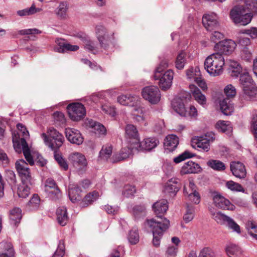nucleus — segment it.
Here are the masks:
<instances>
[{"label":"nucleus","instance_id":"1","mask_svg":"<svg viewBox=\"0 0 257 257\" xmlns=\"http://www.w3.org/2000/svg\"><path fill=\"white\" fill-rule=\"evenodd\" d=\"M152 207L157 218L148 219L146 223L152 231L153 245L158 247L164 232L169 228L170 225V221L167 218L162 217L168 210L167 201L164 199L159 200L155 202Z\"/></svg>","mask_w":257,"mask_h":257},{"label":"nucleus","instance_id":"2","mask_svg":"<svg viewBox=\"0 0 257 257\" xmlns=\"http://www.w3.org/2000/svg\"><path fill=\"white\" fill-rule=\"evenodd\" d=\"M12 132L13 146L18 153L22 152L27 161L30 165L34 164L33 158L26 139L29 137L28 130H13Z\"/></svg>","mask_w":257,"mask_h":257},{"label":"nucleus","instance_id":"3","mask_svg":"<svg viewBox=\"0 0 257 257\" xmlns=\"http://www.w3.org/2000/svg\"><path fill=\"white\" fill-rule=\"evenodd\" d=\"M169 60L164 58L162 60L154 72V78L158 80L159 85L163 90L169 89L172 85L174 73L172 70L164 71L169 66Z\"/></svg>","mask_w":257,"mask_h":257},{"label":"nucleus","instance_id":"4","mask_svg":"<svg viewBox=\"0 0 257 257\" xmlns=\"http://www.w3.org/2000/svg\"><path fill=\"white\" fill-rule=\"evenodd\" d=\"M224 59L220 53H214L208 56L204 62V68L211 76H216L223 72Z\"/></svg>","mask_w":257,"mask_h":257},{"label":"nucleus","instance_id":"5","mask_svg":"<svg viewBox=\"0 0 257 257\" xmlns=\"http://www.w3.org/2000/svg\"><path fill=\"white\" fill-rule=\"evenodd\" d=\"M216 139V135L212 131H208L200 136L194 137L191 143L192 147L198 151L207 152L209 151L210 144Z\"/></svg>","mask_w":257,"mask_h":257},{"label":"nucleus","instance_id":"6","mask_svg":"<svg viewBox=\"0 0 257 257\" xmlns=\"http://www.w3.org/2000/svg\"><path fill=\"white\" fill-rule=\"evenodd\" d=\"M41 137L45 144L53 151H58L62 146L64 138L57 130H48L47 133H42Z\"/></svg>","mask_w":257,"mask_h":257},{"label":"nucleus","instance_id":"7","mask_svg":"<svg viewBox=\"0 0 257 257\" xmlns=\"http://www.w3.org/2000/svg\"><path fill=\"white\" fill-rule=\"evenodd\" d=\"M230 17L234 23L245 26L250 22L252 15L246 12L243 6H238L231 10Z\"/></svg>","mask_w":257,"mask_h":257},{"label":"nucleus","instance_id":"8","mask_svg":"<svg viewBox=\"0 0 257 257\" xmlns=\"http://www.w3.org/2000/svg\"><path fill=\"white\" fill-rule=\"evenodd\" d=\"M69 117L73 121H79L85 116L86 111L81 103H73L67 106Z\"/></svg>","mask_w":257,"mask_h":257},{"label":"nucleus","instance_id":"9","mask_svg":"<svg viewBox=\"0 0 257 257\" xmlns=\"http://www.w3.org/2000/svg\"><path fill=\"white\" fill-rule=\"evenodd\" d=\"M90 184L89 180L86 179L80 182L79 184H75L69 189V196L70 200L73 203H76L81 200V188H88Z\"/></svg>","mask_w":257,"mask_h":257},{"label":"nucleus","instance_id":"10","mask_svg":"<svg viewBox=\"0 0 257 257\" xmlns=\"http://www.w3.org/2000/svg\"><path fill=\"white\" fill-rule=\"evenodd\" d=\"M142 94L145 99L152 104H157L160 100V91L157 86H150L144 87L142 91Z\"/></svg>","mask_w":257,"mask_h":257},{"label":"nucleus","instance_id":"11","mask_svg":"<svg viewBox=\"0 0 257 257\" xmlns=\"http://www.w3.org/2000/svg\"><path fill=\"white\" fill-rule=\"evenodd\" d=\"M173 109L175 112L181 116L196 117L197 111L196 108L193 105H191L188 110L185 107L184 103L181 100H174L172 103Z\"/></svg>","mask_w":257,"mask_h":257},{"label":"nucleus","instance_id":"12","mask_svg":"<svg viewBox=\"0 0 257 257\" xmlns=\"http://www.w3.org/2000/svg\"><path fill=\"white\" fill-rule=\"evenodd\" d=\"M44 191L49 197L53 200L59 199L61 197V192L56 182L51 178L46 180L44 186Z\"/></svg>","mask_w":257,"mask_h":257},{"label":"nucleus","instance_id":"13","mask_svg":"<svg viewBox=\"0 0 257 257\" xmlns=\"http://www.w3.org/2000/svg\"><path fill=\"white\" fill-rule=\"evenodd\" d=\"M16 168L22 182L33 181L31 176L30 169L28 167V164L24 160L20 159L18 160L16 163Z\"/></svg>","mask_w":257,"mask_h":257},{"label":"nucleus","instance_id":"14","mask_svg":"<svg viewBox=\"0 0 257 257\" xmlns=\"http://www.w3.org/2000/svg\"><path fill=\"white\" fill-rule=\"evenodd\" d=\"M124 135L125 144L133 146L137 151L140 148V138L137 130H125Z\"/></svg>","mask_w":257,"mask_h":257},{"label":"nucleus","instance_id":"15","mask_svg":"<svg viewBox=\"0 0 257 257\" xmlns=\"http://www.w3.org/2000/svg\"><path fill=\"white\" fill-rule=\"evenodd\" d=\"M202 24L205 28L211 31L218 26V17L214 13L205 14L202 17Z\"/></svg>","mask_w":257,"mask_h":257},{"label":"nucleus","instance_id":"16","mask_svg":"<svg viewBox=\"0 0 257 257\" xmlns=\"http://www.w3.org/2000/svg\"><path fill=\"white\" fill-rule=\"evenodd\" d=\"M139 103L140 102L132 107V114L135 121L145 126L147 116V110L144 107L140 106Z\"/></svg>","mask_w":257,"mask_h":257},{"label":"nucleus","instance_id":"17","mask_svg":"<svg viewBox=\"0 0 257 257\" xmlns=\"http://www.w3.org/2000/svg\"><path fill=\"white\" fill-rule=\"evenodd\" d=\"M69 160L72 162L73 166L79 171L85 170L87 165L85 156L80 153H72L69 156Z\"/></svg>","mask_w":257,"mask_h":257},{"label":"nucleus","instance_id":"18","mask_svg":"<svg viewBox=\"0 0 257 257\" xmlns=\"http://www.w3.org/2000/svg\"><path fill=\"white\" fill-rule=\"evenodd\" d=\"M213 203L217 207L226 209L233 210L235 206L229 200L218 193H215L213 196Z\"/></svg>","mask_w":257,"mask_h":257},{"label":"nucleus","instance_id":"19","mask_svg":"<svg viewBox=\"0 0 257 257\" xmlns=\"http://www.w3.org/2000/svg\"><path fill=\"white\" fill-rule=\"evenodd\" d=\"M96 34L101 47L106 50L109 42L106 29L102 25H98L96 27Z\"/></svg>","mask_w":257,"mask_h":257},{"label":"nucleus","instance_id":"20","mask_svg":"<svg viewBox=\"0 0 257 257\" xmlns=\"http://www.w3.org/2000/svg\"><path fill=\"white\" fill-rule=\"evenodd\" d=\"M236 44L234 41L232 40H225L217 44L216 48L220 54L228 55L231 54L235 49Z\"/></svg>","mask_w":257,"mask_h":257},{"label":"nucleus","instance_id":"21","mask_svg":"<svg viewBox=\"0 0 257 257\" xmlns=\"http://www.w3.org/2000/svg\"><path fill=\"white\" fill-rule=\"evenodd\" d=\"M230 170L232 174L236 178L243 179L245 177L246 171L245 166L239 161H233L230 164Z\"/></svg>","mask_w":257,"mask_h":257},{"label":"nucleus","instance_id":"22","mask_svg":"<svg viewBox=\"0 0 257 257\" xmlns=\"http://www.w3.org/2000/svg\"><path fill=\"white\" fill-rule=\"evenodd\" d=\"M180 189V185L177 178H171L166 183L164 192L169 196H175Z\"/></svg>","mask_w":257,"mask_h":257},{"label":"nucleus","instance_id":"23","mask_svg":"<svg viewBox=\"0 0 257 257\" xmlns=\"http://www.w3.org/2000/svg\"><path fill=\"white\" fill-rule=\"evenodd\" d=\"M66 137L71 143L77 145L83 142V138L78 130H65Z\"/></svg>","mask_w":257,"mask_h":257},{"label":"nucleus","instance_id":"24","mask_svg":"<svg viewBox=\"0 0 257 257\" xmlns=\"http://www.w3.org/2000/svg\"><path fill=\"white\" fill-rule=\"evenodd\" d=\"M56 42L58 47L55 48V50L59 53H65L67 51H76L79 48L77 45H73L65 42L64 39H57Z\"/></svg>","mask_w":257,"mask_h":257},{"label":"nucleus","instance_id":"25","mask_svg":"<svg viewBox=\"0 0 257 257\" xmlns=\"http://www.w3.org/2000/svg\"><path fill=\"white\" fill-rule=\"evenodd\" d=\"M179 144L178 137L174 135H168L164 142V149L166 152L169 153L174 151Z\"/></svg>","mask_w":257,"mask_h":257},{"label":"nucleus","instance_id":"26","mask_svg":"<svg viewBox=\"0 0 257 257\" xmlns=\"http://www.w3.org/2000/svg\"><path fill=\"white\" fill-rule=\"evenodd\" d=\"M139 97L136 95H122L117 97V101L121 105H127L132 107L139 102Z\"/></svg>","mask_w":257,"mask_h":257},{"label":"nucleus","instance_id":"27","mask_svg":"<svg viewBox=\"0 0 257 257\" xmlns=\"http://www.w3.org/2000/svg\"><path fill=\"white\" fill-rule=\"evenodd\" d=\"M0 257H15L11 243L4 241L0 243Z\"/></svg>","mask_w":257,"mask_h":257},{"label":"nucleus","instance_id":"28","mask_svg":"<svg viewBox=\"0 0 257 257\" xmlns=\"http://www.w3.org/2000/svg\"><path fill=\"white\" fill-rule=\"evenodd\" d=\"M134 151L135 148H133V146L126 144L124 145L119 153L115 155V159L117 161H120L128 158Z\"/></svg>","mask_w":257,"mask_h":257},{"label":"nucleus","instance_id":"29","mask_svg":"<svg viewBox=\"0 0 257 257\" xmlns=\"http://www.w3.org/2000/svg\"><path fill=\"white\" fill-rule=\"evenodd\" d=\"M159 143V140L156 138L150 137L146 138L142 142L140 143L141 146L139 151L142 150L151 151L155 148Z\"/></svg>","mask_w":257,"mask_h":257},{"label":"nucleus","instance_id":"30","mask_svg":"<svg viewBox=\"0 0 257 257\" xmlns=\"http://www.w3.org/2000/svg\"><path fill=\"white\" fill-rule=\"evenodd\" d=\"M228 65V72L232 77L236 78L240 74L242 68L241 65L237 62L231 59L227 61Z\"/></svg>","mask_w":257,"mask_h":257},{"label":"nucleus","instance_id":"31","mask_svg":"<svg viewBox=\"0 0 257 257\" xmlns=\"http://www.w3.org/2000/svg\"><path fill=\"white\" fill-rule=\"evenodd\" d=\"M199 165L192 161H189L185 163L182 166L181 173L182 174L196 173L200 171Z\"/></svg>","mask_w":257,"mask_h":257},{"label":"nucleus","instance_id":"32","mask_svg":"<svg viewBox=\"0 0 257 257\" xmlns=\"http://www.w3.org/2000/svg\"><path fill=\"white\" fill-rule=\"evenodd\" d=\"M34 181H25L22 182L18 187V194L19 197L25 198L30 193V190Z\"/></svg>","mask_w":257,"mask_h":257},{"label":"nucleus","instance_id":"33","mask_svg":"<svg viewBox=\"0 0 257 257\" xmlns=\"http://www.w3.org/2000/svg\"><path fill=\"white\" fill-rule=\"evenodd\" d=\"M190 89L193 97L199 104L202 105L206 104V97L201 93L198 87L194 85H190Z\"/></svg>","mask_w":257,"mask_h":257},{"label":"nucleus","instance_id":"34","mask_svg":"<svg viewBox=\"0 0 257 257\" xmlns=\"http://www.w3.org/2000/svg\"><path fill=\"white\" fill-rule=\"evenodd\" d=\"M56 216L58 222L60 225L65 226L67 224L68 221V216L65 207H58L56 210Z\"/></svg>","mask_w":257,"mask_h":257},{"label":"nucleus","instance_id":"35","mask_svg":"<svg viewBox=\"0 0 257 257\" xmlns=\"http://www.w3.org/2000/svg\"><path fill=\"white\" fill-rule=\"evenodd\" d=\"M225 250L229 257H243L242 249L235 244L228 245L226 247Z\"/></svg>","mask_w":257,"mask_h":257},{"label":"nucleus","instance_id":"36","mask_svg":"<svg viewBox=\"0 0 257 257\" xmlns=\"http://www.w3.org/2000/svg\"><path fill=\"white\" fill-rule=\"evenodd\" d=\"M9 217L11 224L16 226L22 217L21 209L18 207L14 208L10 211Z\"/></svg>","mask_w":257,"mask_h":257},{"label":"nucleus","instance_id":"37","mask_svg":"<svg viewBox=\"0 0 257 257\" xmlns=\"http://www.w3.org/2000/svg\"><path fill=\"white\" fill-rule=\"evenodd\" d=\"M220 108L222 113L226 115H230L234 110L233 104L228 98L224 99L220 101Z\"/></svg>","mask_w":257,"mask_h":257},{"label":"nucleus","instance_id":"38","mask_svg":"<svg viewBox=\"0 0 257 257\" xmlns=\"http://www.w3.org/2000/svg\"><path fill=\"white\" fill-rule=\"evenodd\" d=\"M243 96L246 99L254 100L257 98V88L252 85L243 88Z\"/></svg>","mask_w":257,"mask_h":257},{"label":"nucleus","instance_id":"39","mask_svg":"<svg viewBox=\"0 0 257 257\" xmlns=\"http://www.w3.org/2000/svg\"><path fill=\"white\" fill-rule=\"evenodd\" d=\"M68 7V4L66 2L60 3L58 7L55 10L56 14L58 17L62 19H65L67 16Z\"/></svg>","mask_w":257,"mask_h":257},{"label":"nucleus","instance_id":"40","mask_svg":"<svg viewBox=\"0 0 257 257\" xmlns=\"http://www.w3.org/2000/svg\"><path fill=\"white\" fill-rule=\"evenodd\" d=\"M186 61V54L185 52L182 51L177 56L175 62L176 68L178 70L183 69Z\"/></svg>","mask_w":257,"mask_h":257},{"label":"nucleus","instance_id":"41","mask_svg":"<svg viewBox=\"0 0 257 257\" xmlns=\"http://www.w3.org/2000/svg\"><path fill=\"white\" fill-rule=\"evenodd\" d=\"M99 194L97 192L93 191L86 195L80 203L82 207H85L91 204L98 197Z\"/></svg>","mask_w":257,"mask_h":257},{"label":"nucleus","instance_id":"42","mask_svg":"<svg viewBox=\"0 0 257 257\" xmlns=\"http://www.w3.org/2000/svg\"><path fill=\"white\" fill-rule=\"evenodd\" d=\"M42 11L40 8H36L35 5L33 4L29 8H26L24 10H19L17 14L20 17H24L33 15Z\"/></svg>","mask_w":257,"mask_h":257},{"label":"nucleus","instance_id":"43","mask_svg":"<svg viewBox=\"0 0 257 257\" xmlns=\"http://www.w3.org/2000/svg\"><path fill=\"white\" fill-rule=\"evenodd\" d=\"M239 82L242 86V89H243L245 87L251 86L253 81L248 72H244L240 74Z\"/></svg>","mask_w":257,"mask_h":257},{"label":"nucleus","instance_id":"44","mask_svg":"<svg viewBox=\"0 0 257 257\" xmlns=\"http://www.w3.org/2000/svg\"><path fill=\"white\" fill-rule=\"evenodd\" d=\"M207 164L209 167L216 171H222L226 168L225 164L219 160H210Z\"/></svg>","mask_w":257,"mask_h":257},{"label":"nucleus","instance_id":"45","mask_svg":"<svg viewBox=\"0 0 257 257\" xmlns=\"http://www.w3.org/2000/svg\"><path fill=\"white\" fill-rule=\"evenodd\" d=\"M112 154V147L110 145H105L102 147L101 150L99 152V158L102 160H107L111 156Z\"/></svg>","mask_w":257,"mask_h":257},{"label":"nucleus","instance_id":"46","mask_svg":"<svg viewBox=\"0 0 257 257\" xmlns=\"http://www.w3.org/2000/svg\"><path fill=\"white\" fill-rule=\"evenodd\" d=\"M225 186L233 192H241L244 193L245 190L243 187L239 183L233 181H228L225 183Z\"/></svg>","mask_w":257,"mask_h":257},{"label":"nucleus","instance_id":"47","mask_svg":"<svg viewBox=\"0 0 257 257\" xmlns=\"http://www.w3.org/2000/svg\"><path fill=\"white\" fill-rule=\"evenodd\" d=\"M127 238L128 241L132 244H136L137 243L139 242L140 239L138 229L133 228L132 230H131L128 233Z\"/></svg>","mask_w":257,"mask_h":257},{"label":"nucleus","instance_id":"48","mask_svg":"<svg viewBox=\"0 0 257 257\" xmlns=\"http://www.w3.org/2000/svg\"><path fill=\"white\" fill-rule=\"evenodd\" d=\"M40 198L37 194H34L28 203V209L32 210L37 209L40 204Z\"/></svg>","mask_w":257,"mask_h":257},{"label":"nucleus","instance_id":"49","mask_svg":"<svg viewBox=\"0 0 257 257\" xmlns=\"http://www.w3.org/2000/svg\"><path fill=\"white\" fill-rule=\"evenodd\" d=\"M194 156V154L191 153L188 150H186L182 154H180L178 156L174 158L173 161L176 164H178L182 161L189 158H191Z\"/></svg>","mask_w":257,"mask_h":257},{"label":"nucleus","instance_id":"50","mask_svg":"<svg viewBox=\"0 0 257 257\" xmlns=\"http://www.w3.org/2000/svg\"><path fill=\"white\" fill-rule=\"evenodd\" d=\"M84 126L91 128H105L104 126L101 123L89 118L85 120Z\"/></svg>","mask_w":257,"mask_h":257},{"label":"nucleus","instance_id":"51","mask_svg":"<svg viewBox=\"0 0 257 257\" xmlns=\"http://www.w3.org/2000/svg\"><path fill=\"white\" fill-rule=\"evenodd\" d=\"M213 217L218 223L225 225L230 217L220 212H217L213 214Z\"/></svg>","mask_w":257,"mask_h":257},{"label":"nucleus","instance_id":"52","mask_svg":"<svg viewBox=\"0 0 257 257\" xmlns=\"http://www.w3.org/2000/svg\"><path fill=\"white\" fill-rule=\"evenodd\" d=\"M54 152V158L60 166L64 170L68 169V165L67 161L62 157L61 155L57 153V151Z\"/></svg>","mask_w":257,"mask_h":257},{"label":"nucleus","instance_id":"53","mask_svg":"<svg viewBox=\"0 0 257 257\" xmlns=\"http://www.w3.org/2000/svg\"><path fill=\"white\" fill-rule=\"evenodd\" d=\"M84 43V48L85 49L93 53V54H96L98 52V50L96 46H95V42L90 40L89 38L87 39H85V42Z\"/></svg>","mask_w":257,"mask_h":257},{"label":"nucleus","instance_id":"54","mask_svg":"<svg viewBox=\"0 0 257 257\" xmlns=\"http://www.w3.org/2000/svg\"><path fill=\"white\" fill-rule=\"evenodd\" d=\"M194 216V209L193 206H187L186 213L183 216V219L185 223L191 221Z\"/></svg>","mask_w":257,"mask_h":257},{"label":"nucleus","instance_id":"55","mask_svg":"<svg viewBox=\"0 0 257 257\" xmlns=\"http://www.w3.org/2000/svg\"><path fill=\"white\" fill-rule=\"evenodd\" d=\"M225 225L229 229L232 230V231L235 232L237 233H240V226L231 217H229Z\"/></svg>","mask_w":257,"mask_h":257},{"label":"nucleus","instance_id":"56","mask_svg":"<svg viewBox=\"0 0 257 257\" xmlns=\"http://www.w3.org/2000/svg\"><path fill=\"white\" fill-rule=\"evenodd\" d=\"M246 228L250 235L257 240V225L254 223L249 222L247 224Z\"/></svg>","mask_w":257,"mask_h":257},{"label":"nucleus","instance_id":"57","mask_svg":"<svg viewBox=\"0 0 257 257\" xmlns=\"http://www.w3.org/2000/svg\"><path fill=\"white\" fill-rule=\"evenodd\" d=\"M65 253L64 241L60 240L57 247V249L52 257H63Z\"/></svg>","mask_w":257,"mask_h":257},{"label":"nucleus","instance_id":"58","mask_svg":"<svg viewBox=\"0 0 257 257\" xmlns=\"http://www.w3.org/2000/svg\"><path fill=\"white\" fill-rule=\"evenodd\" d=\"M186 76L188 79H193L195 77L200 76V70L198 67H195V68H191L187 70Z\"/></svg>","mask_w":257,"mask_h":257},{"label":"nucleus","instance_id":"59","mask_svg":"<svg viewBox=\"0 0 257 257\" xmlns=\"http://www.w3.org/2000/svg\"><path fill=\"white\" fill-rule=\"evenodd\" d=\"M196 187L193 182L190 181L189 184L184 186V194L185 196H187L189 194H192L196 190Z\"/></svg>","mask_w":257,"mask_h":257},{"label":"nucleus","instance_id":"60","mask_svg":"<svg viewBox=\"0 0 257 257\" xmlns=\"http://www.w3.org/2000/svg\"><path fill=\"white\" fill-rule=\"evenodd\" d=\"M101 108L104 113L109 115L111 117H114L116 115V111L113 106L109 104H104L102 105Z\"/></svg>","mask_w":257,"mask_h":257},{"label":"nucleus","instance_id":"61","mask_svg":"<svg viewBox=\"0 0 257 257\" xmlns=\"http://www.w3.org/2000/svg\"><path fill=\"white\" fill-rule=\"evenodd\" d=\"M53 117L55 121L59 124H64L66 118L63 113L60 111H56L53 113Z\"/></svg>","mask_w":257,"mask_h":257},{"label":"nucleus","instance_id":"62","mask_svg":"<svg viewBox=\"0 0 257 257\" xmlns=\"http://www.w3.org/2000/svg\"><path fill=\"white\" fill-rule=\"evenodd\" d=\"M136 190L134 186L130 185H126L124 187L123 190L122 191V194L123 196L126 197H129L134 195L136 192Z\"/></svg>","mask_w":257,"mask_h":257},{"label":"nucleus","instance_id":"63","mask_svg":"<svg viewBox=\"0 0 257 257\" xmlns=\"http://www.w3.org/2000/svg\"><path fill=\"white\" fill-rule=\"evenodd\" d=\"M245 5L248 11L256 12L257 0H245Z\"/></svg>","mask_w":257,"mask_h":257},{"label":"nucleus","instance_id":"64","mask_svg":"<svg viewBox=\"0 0 257 257\" xmlns=\"http://www.w3.org/2000/svg\"><path fill=\"white\" fill-rule=\"evenodd\" d=\"M199 257H215V254L211 248L204 247L200 251Z\"/></svg>","mask_w":257,"mask_h":257}]
</instances>
